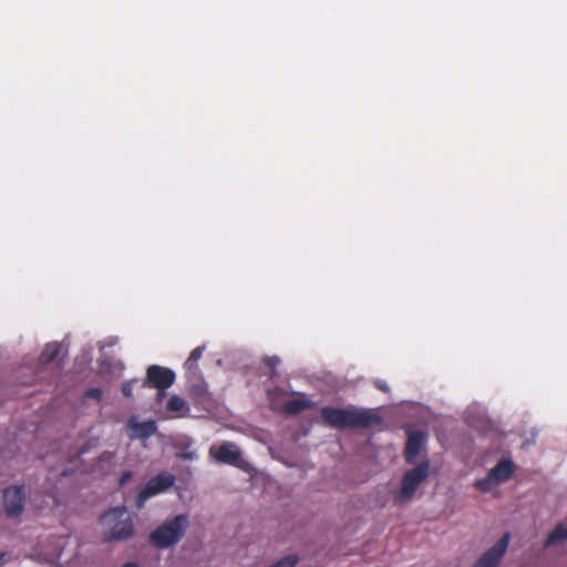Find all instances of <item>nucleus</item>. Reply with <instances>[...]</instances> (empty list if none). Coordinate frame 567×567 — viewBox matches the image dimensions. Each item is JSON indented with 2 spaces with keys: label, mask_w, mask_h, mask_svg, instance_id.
I'll return each instance as SVG.
<instances>
[{
  "label": "nucleus",
  "mask_w": 567,
  "mask_h": 567,
  "mask_svg": "<svg viewBox=\"0 0 567 567\" xmlns=\"http://www.w3.org/2000/svg\"><path fill=\"white\" fill-rule=\"evenodd\" d=\"M320 415L327 425L338 430L371 429L382 423V417L368 409L323 406Z\"/></svg>",
  "instance_id": "obj_1"
},
{
  "label": "nucleus",
  "mask_w": 567,
  "mask_h": 567,
  "mask_svg": "<svg viewBox=\"0 0 567 567\" xmlns=\"http://www.w3.org/2000/svg\"><path fill=\"white\" fill-rule=\"evenodd\" d=\"M101 520L109 529L106 540L127 539L134 533L133 517L124 506L110 509L101 517Z\"/></svg>",
  "instance_id": "obj_2"
},
{
  "label": "nucleus",
  "mask_w": 567,
  "mask_h": 567,
  "mask_svg": "<svg viewBox=\"0 0 567 567\" xmlns=\"http://www.w3.org/2000/svg\"><path fill=\"white\" fill-rule=\"evenodd\" d=\"M187 525V516L177 515L173 519L166 520L151 533V543L157 548H168L183 538Z\"/></svg>",
  "instance_id": "obj_3"
},
{
  "label": "nucleus",
  "mask_w": 567,
  "mask_h": 567,
  "mask_svg": "<svg viewBox=\"0 0 567 567\" xmlns=\"http://www.w3.org/2000/svg\"><path fill=\"white\" fill-rule=\"evenodd\" d=\"M430 476V462L424 461L408 470L401 482V489L395 498L399 504L410 501L416 493L420 485Z\"/></svg>",
  "instance_id": "obj_4"
},
{
  "label": "nucleus",
  "mask_w": 567,
  "mask_h": 567,
  "mask_svg": "<svg viewBox=\"0 0 567 567\" xmlns=\"http://www.w3.org/2000/svg\"><path fill=\"white\" fill-rule=\"evenodd\" d=\"M175 476L169 473H159L152 477L146 485L141 488L136 496L135 506L141 509L145 503L153 496L167 491L174 485Z\"/></svg>",
  "instance_id": "obj_5"
},
{
  "label": "nucleus",
  "mask_w": 567,
  "mask_h": 567,
  "mask_svg": "<svg viewBox=\"0 0 567 567\" xmlns=\"http://www.w3.org/2000/svg\"><path fill=\"white\" fill-rule=\"evenodd\" d=\"M174 382L175 373L173 370L153 364L150 365L146 370V378L143 382V386L157 389V396L158 400H161L164 395V391L171 388Z\"/></svg>",
  "instance_id": "obj_6"
},
{
  "label": "nucleus",
  "mask_w": 567,
  "mask_h": 567,
  "mask_svg": "<svg viewBox=\"0 0 567 567\" xmlns=\"http://www.w3.org/2000/svg\"><path fill=\"white\" fill-rule=\"evenodd\" d=\"M2 504L6 514L11 518L22 515L25 505V492L23 485H12L3 491Z\"/></svg>",
  "instance_id": "obj_7"
},
{
  "label": "nucleus",
  "mask_w": 567,
  "mask_h": 567,
  "mask_svg": "<svg viewBox=\"0 0 567 567\" xmlns=\"http://www.w3.org/2000/svg\"><path fill=\"white\" fill-rule=\"evenodd\" d=\"M511 540L509 533H505L494 546H492L482 557L473 565V567H498L503 556L505 555Z\"/></svg>",
  "instance_id": "obj_8"
},
{
  "label": "nucleus",
  "mask_w": 567,
  "mask_h": 567,
  "mask_svg": "<svg viewBox=\"0 0 567 567\" xmlns=\"http://www.w3.org/2000/svg\"><path fill=\"white\" fill-rule=\"evenodd\" d=\"M209 453L220 464L236 465L241 457L240 451L230 442H224L217 447H210Z\"/></svg>",
  "instance_id": "obj_9"
},
{
  "label": "nucleus",
  "mask_w": 567,
  "mask_h": 567,
  "mask_svg": "<svg viewBox=\"0 0 567 567\" xmlns=\"http://www.w3.org/2000/svg\"><path fill=\"white\" fill-rule=\"evenodd\" d=\"M425 441V434L422 431H411L409 432L408 440L404 449V458L405 462L412 464L416 461L419 456L422 445Z\"/></svg>",
  "instance_id": "obj_10"
},
{
  "label": "nucleus",
  "mask_w": 567,
  "mask_h": 567,
  "mask_svg": "<svg viewBox=\"0 0 567 567\" xmlns=\"http://www.w3.org/2000/svg\"><path fill=\"white\" fill-rule=\"evenodd\" d=\"M515 472V465L512 460H502L491 471V477H494L496 483H504L508 481Z\"/></svg>",
  "instance_id": "obj_11"
},
{
  "label": "nucleus",
  "mask_w": 567,
  "mask_h": 567,
  "mask_svg": "<svg viewBox=\"0 0 567 567\" xmlns=\"http://www.w3.org/2000/svg\"><path fill=\"white\" fill-rule=\"evenodd\" d=\"M311 406L312 402L308 399H290L282 404L281 410L287 415H297Z\"/></svg>",
  "instance_id": "obj_12"
},
{
  "label": "nucleus",
  "mask_w": 567,
  "mask_h": 567,
  "mask_svg": "<svg viewBox=\"0 0 567 567\" xmlns=\"http://www.w3.org/2000/svg\"><path fill=\"white\" fill-rule=\"evenodd\" d=\"M205 351V346H199L197 348H195L189 357L187 358V360L185 361L184 363V368L186 370V374H187V378L190 379V378H195L198 373V361L200 360L203 353Z\"/></svg>",
  "instance_id": "obj_13"
},
{
  "label": "nucleus",
  "mask_w": 567,
  "mask_h": 567,
  "mask_svg": "<svg viewBox=\"0 0 567 567\" xmlns=\"http://www.w3.org/2000/svg\"><path fill=\"white\" fill-rule=\"evenodd\" d=\"M567 539V526L564 523H559L554 530L548 535L545 547H550L563 540Z\"/></svg>",
  "instance_id": "obj_14"
},
{
  "label": "nucleus",
  "mask_w": 567,
  "mask_h": 567,
  "mask_svg": "<svg viewBox=\"0 0 567 567\" xmlns=\"http://www.w3.org/2000/svg\"><path fill=\"white\" fill-rule=\"evenodd\" d=\"M61 346L59 343H48L40 354V362L42 364H49L53 362L58 358Z\"/></svg>",
  "instance_id": "obj_15"
},
{
  "label": "nucleus",
  "mask_w": 567,
  "mask_h": 567,
  "mask_svg": "<svg viewBox=\"0 0 567 567\" xmlns=\"http://www.w3.org/2000/svg\"><path fill=\"white\" fill-rule=\"evenodd\" d=\"M156 423L154 421H146L134 425V431L141 439H147L156 432Z\"/></svg>",
  "instance_id": "obj_16"
},
{
  "label": "nucleus",
  "mask_w": 567,
  "mask_h": 567,
  "mask_svg": "<svg viewBox=\"0 0 567 567\" xmlns=\"http://www.w3.org/2000/svg\"><path fill=\"white\" fill-rule=\"evenodd\" d=\"M166 409L168 412L173 413H182V412H188L189 409L186 405V402L183 398L178 395H172L169 400L167 401Z\"/></svg>",
  "instance_id": "obj_17"
},
{
  "label": "nucleus",
  "mask_w": 567,
  "mask_h": 567,
  "mask_svg": "<svg viewBox=\"0 0 567 567\" xmlns=\"http://www.w3.org/2000/svg\"><path fill=\"white\" fill-rule=\"evenodd\" d=\"M497 485H499V483H496L494 477H491L489 472L484 478L475 482V486L482 492H491Z\"/></svg>",
  "instance_id": "obj_18"
},
{
  "label": "nucleus",
  "mask_w": 567,
  "mask_h": 567,
  "mask_svg": "<svg viewBox=\"0 0 567 567\" xmlns=\"http://www.w3.org/2000/svg\"><path fill=\"white\" fill-rule=\"evenodd\" d=\"M189 393L196 399L204 398L207 394V384L203 380H199L189 385Z\"/></svg>",
  "instance_id": "obj_19"
},
{
  "label": "nucleus",
  "mask_w": 567,
  "mask_h": 567,
  "mask_svg": "<svg viewBox=\"0 0 567 567\" xmlns=\"http://www.w3.org/2000/svg\"><path fill=\"white\" fill-rule=\"evenodd\" d=\"M134 383H135L134 380H128L122 384V393L125 398L132 396Z\"/></svg>",
  "instance_id": "obj_20"
},
{
  "label": "nucleus",
  "mask_w": 567,
  "mask_h": 567,
  "mask_svg": "<svg viewBox=\"0 0 567 567\" xmlns=\"http://www.w3.org/2000/svg\"><path fill=\"white\" fill-rule=\"evenodd\" d=\"M103 395V392L99 388H90L85 391V398L94 399L100 401Z\"/></svg>",
  "instance_id": "obj_21"
},
{
  "label": "nucleus",
  "mask_w": 567,
  "mask_h": 567,
  "mask_svg": "<svg viewBox=\"0 0 567 567\" xmlns=\"http://www.w3.org/2000/svg\"><path fill=\"white\" fill-rule=\"evenodd\" d=\"M279 358L274 355V357H266L264 359V362L265 364L270 368L272 371H275L276 367L279 364ZM275 375V372L271 373V377Z\"/></svg>",
  "instance_id": "obj_22"
},
{
  "label": "nucleus",
  "mask_w": 567,
  "mask_h": 567,
  "mask_svg": "<svg viewBox=\"0 0 567 567\" xmlns=\"http://www.w3.org/2000/svg\"><path fill=\"white\" fill-rule=\"evenodd\" d=\"M177 457H179L182 460H189V461H192V460L196 458L197 455L193 451L185 450V451H182V452L177 453Z\"/></svg>",
  "instance_id": "obj_23"
},
{
  "label": "nucleus",
  "mask_w": 567,
  "mask_h": 567,
  "mask_svg": "<svg viewBox=\"0 0 567 567\" xmlns=\"http://www.w3.org/2000/svg\"><path fill=\"white\" fill-rule=\"evenodd\" d=\"M133 477V473L131 471L124 472L118 481L120 487H123L128 481H131Z\"/></svg>",
  "instance_id": "obj_24"
},
{
  "label": "nucleus",
  "mask_w": 567,
  "mask_h": 567,
  "mask_svg": "<svg viewBox=\"0 0 567 567\" xmlns=\"http://www.w3.org/2000/svg\"><path fill=\"white\" fill-rule=\"evenodd\" d=\"M86 452L85 449H81V450H78L76 452H74L73 454L69 453L66 456H65V461L68 462H72L74 458H79L82 454H84Z\"/></svg>",
  "instance_id": "obj_25"
},
{
  "label": "nucleus",
  "mask_w": 567,
  "mask_h": 567,
  "mask_svg": "<svg viewBox=\"0 0 567 567\" xmlns=\"http://www.w3.org/2000/svg\"><path fill=\"white\" fill-rule=\"evenodd\" d=\"M374 384H375V386H377L379 390H381V391H383V392H389V386H388V384H386L384 381L377 380V381L374 382Z\"/></svg>",
  "instance_id": "obj_26"
},
{
  "label": "nucleus",
  "mask_w": 567,
  "mask_h": 567,
  "mask_svg": "<svg viewBox=\"0 0 567 567\" xmlns=\"http://www.w3.org/2000/svg\"><path fill=\"white\" fill-rule=\"evenodd\" d=\"M113 456H114V455H113L112 453H110V452H104V453L102 454V456H101V457H102V460H107V461H110L111 458H113Z\"/></svg>",
  "instance_id": "obj_27"
},
{
  "label": "nucleus",
  "mask_w": 567,
  "mask_h": 567,
  "mask_svg": "<svg viewBox=\"0 0 567 567\" xmlns=\"http://www.w3.org/2000/svg\"><path fill=\"white\" fill-rule=\"evenodd\" d=\"M121 567H138V565L136 563H134V561H128V563H125Z\"/></svg>",
  "instance_id": "obj_28"
},
{
  "label": "nucleus",
  "mask_w": 567,
  "mask_h": 567,
  "mask_svg": "<svg viewBox=\"0 0 567 567\" xmlns=\"http://www.w3.org/2000/svg\"><path fill=\"white\" fill-rule=\"evenodd\" d=\"M61 475H62V476L70 475V472H69L66 468H63V470L61 471Z\"/></svg>",
  "instance_id": "obj_29"
},
{
  "label": "nucleus",
  "mask_w": 567,
  "mask_h": 567,
  "mask_svg": "<svg viewBox=\"0 0 567 567\" xmlns=\"http://www.w3.org/2000/svg\"><path fill=\"white\" fill-rule=\"evenodd\" d=\"M3 556H4V554H3V553H0V559H1Z\"/></svg>",
  "instance_id": "obj_30"
}]
</instances>
